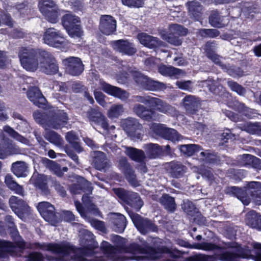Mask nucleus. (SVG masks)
<instances>
[{
	"label": "nucleus",
	"instance_id": "obj_4",
	"mask_svg": "<svg viewBox=\"0 0 261 261\" xmlns=\"http://www.w3.org/2000/svg\"><path fill=\"white\" fill-rule=\"evenodd\" d=\"M44 42L49 46L63 50L68 46V42L62 33L54 28L47 29L43 35Z\"/></svg>",
	"mask_w": 261,
	"mask_h": 261
},
{
	"label": "nucleus",
	"instance_id": "obj_7",
	"mask_svg": "<svg viewBox=\"0 0 261 261\" xmlns=\"http://www.w3.org/2000/svg\"><path fill=\"white\" fill-rule=\"evenodd\" d=\"M122 126L124 131L134 140L142 138V126L138 121L133 118H128L122 121Z\"/></svg>",
	"mask_w": 261,
	"mask_h": 261
},
{
	"label": "nucleus",
	"instance_id": "obj_23",
	"mask_svg": "<svg viewBox=\"0 0 261 261\" xmlns=\"http://www.w3.org/2000/svg\"><path fill=\"white\" fill-rule=\"evenodd\" d=\"M91 155L93 158V165L96 169L101 171L109 166L108 160L103 152L94 151L92 153Z\"/></svg>",
	"mask_w": 261,
	"mask_h": 261
},
{
	"label": "nucleus",
	"instance_id": "obj_57",
	"mask_svg": "<svg viewBox=\"0 0 261 261\" xmlns=\"http://www.w3.org/2000/svg\"><path fill=\"white\" fill-rule=\"evenodd\" d=\"M196 99L194 96L188 95L186 96L183 99V104L185 109L187 111H191L194 109Z\"/></svg>",
	"mask_w": 261,
	"mask_h": 261
},
{
	"label": "nucleus",
	"instance_id": "obj_61",
	"mask_svg": "<svg viewBox=\"0 0 261 261\" xmlns=\"http://www.w3.org/2000/svg\"><path fill=\"white\" fill-rule=\"evenodd\" d=\"M118 166L125 175L133 170L125 158H122L119 160Z\"/></svg>",
	"mask_w": 261,
	"mask_h": 261
},
{
	"label": "nucleus",
	"instance_id": "obj_27",
	"mask_svg": "<svg viewBox=\"0 0 261 261\" xmlns=\"http://www.w3.org/2000/svg\"><path fill=\"white\" fill-rule=\"evenodd\" d=\"M112 219L114 224V229L118 232H122L126 226V220L125 216L120 213L112 214Z\"/></svg>",
	"mask_w": 261,
	"mask_h": 261
},
{
	"label": "nucleus",
	"instance_id": "obj_53",
	"mask_svg": "<svg viewBox=\"0 0 261 261\" xmlns=\"http://www.w3.org/2000/svg\"><path fill=\"white\" fill-rule=\"evenodd\" d=\"M172 33L178 36H184L187 35L188 30L181 25L173 24L171 25Z\"/></svg>",
	"mask_w": 261,
	"mask_h": 261
},
{
	"label": "nucleus",
	"instance_id": "obj_17",
	"mask_svg": "<svg viewBox=\"0 0 261 261\" xmlns=\"http://www.w3.org/2000/svg\"><path fill=\"white\" fill-rule=\"evenodd\" d=\"M18 57L21 65H38V50H29L23 48L19 53Z\"/></svg>",
	"mask_w": 261,
	"mask_h": 261
},
{
	"label": "nucleus",
	"instance_id": "obj_32",
	"mask_svg": "<svg viewBox=\"0 0 261 261\" xmlns=\"http://www.w3.org/2000/svg\"><path fill=\"white\" fill-rule=\"evenodd\" d=\"M224 17L220 15L217 11L213 12L209 17L210 24L215 28H221L225 27Z\"/></svg>",
	"mask_w": 261,
	"mask_h": 261
},
{
	"label": "nucleus",
	"instance_id": "obj_40",
	"mask_svg": "<svg viewBox=\"0 0 261 261\" xmlns=\"http://www.w3.org/2000/svg\"><path fill=\"white\" fill-rule=\"evenodd\" d=\"M166 126L164 124L153 123L150 124V134L153 137L160 136L163 137Z\"/></svg>",
	"mask_w": 261,
	"mask_h": 261
},
{
	"label": "nucleus",
	"instance_id": "obj_34",
	"mask_svg": "<svg viewBox=\"0 0 261 261\" xmlns=\"http://www.w3.org/2000/svg\"><path fill=\"white\" fill-rule=\"evenodd\" d=\"M41 162L44 165L58 176H61L62 175L61 167L55 162L50 160L48 159L43 158L41 159Z\"/></svg>",
	"mask_w": 261,
	"mask_h": 261
},
{
	"label": "nucleus",
	"instance_id": "obj_24",
	"mask_svg": "<svg viewBox=\"0 0 261 261\" xmlns=\"http://www.w3.org/2000/svg\"><path fill=\"white\" fill-rule=\"evenodd\" d=\"M42 65H57L53 55L45 50L38 49L37 64Z\"/></svg>",
	"mask_w": 261,
	"mask_h": 261
},
{
	"label": "nucleus",
	"instance_id": "obj_1",
	"mask_svg": "<svg viewBox=\"0 0 261 261\" xmlns=\"http://www.w3.org/2000/svg\"><path fill=\"white\" fill-rule=\"evenodd\" d=\"M5 222L10 230L12 237L17 246L10 242L0 240V258L5 259L9 255H16V251L19 249L24 248L32 249H39L49 251L55 254L61 255L63 261L72 259L73 261H106L110 259L112 261V246L107 242L103 241L101 244V249L103 253L102 256H95L91 259L93 254V247H84L74 248L70 243L63 242L60 243H25L20 236L15 225L13 218L10 215L6 216Z\"/></svg>",
	"mask_w": 261,
	"mask_h": 261
},
{
	"label": "nucleus",
	"instance_id": "obj_51",
	"mask_svg": "<svg viewBox=\"0 0 261 261\" xmlns=\"http://www.w3.org/2000/svg\"><path fill=\"white\" fill-rule=\"evenodd\" d=\"M131 75L138 84L144 87L149 77L137 71L131 72Z\"/></svg>",
	"mask_w": 261,
	"mask_h": 261
},
{
	"label": "nucleus",
	"instance_id": "obj_3",
	"mask_svg": "<svg viewBox=\"0 0 261 261\" xmlns=\"http://www.w3.org/2000/svg\"><path fill=\"white\" fill-rule=\"evenodd\" d=\"M80 17L72 14H66L61 18V23L68 35L72 38L81 39L84 31Z\"/></svg>",
	"mask_w": 261,
	"mask_h": 261
},
{
	"label": "nucleus",
	"instance_id": "obj_56",
	"mask_svg": "<svg viewBox=\"0 0 261 261\" xmlns=\"http://www.w3.org/2000/svg\"><path fill=\"white\" fill-rule=\"evenodd\" d=\"M199 34L204 37L215 38L220 35V32L214 29H203L199 31Z\"/></svg>",
	"mask_w": 261,
	"mask_h": 261
},
{
	"label": "nucleus",
	"instance_id": "obj_63",
	"mask_svg": "<svg viewBox=\"0 0 261 261\" xmlns=\"http://www.w3.org/2000/svg\"><path fill=\"white\" fill-rule=\"evenodd\" d=\"M154 98V97L149 95L136 96L135 97V100L136 101L143 103L145 105H148L151 107L153 103Z\"/></svg>",
	"mask_w": 261,
	"mask_h": 261
},
{
	"label": "nucleus",
	"instance_id": "obj_39",
	"mask_svg": "<svg viewBox=\"0 0 261 261\" xmlns=\"http://www.w3.org/2000/svg\"><path fill=\"white\" fill-rule=\"evenodd\" d=\"M49 177L44 174H39L35 180V186L41 191L45 192L47 190V183Z\"/></svg>",
	"mask_w": 261,
	"mask_h": 261
},
{
	"label": "nucleus",
	"instance_id": "obj_10",
	"mask_svg": "<svg viewBox=\"0 0 261 261\" xmlns=\"http://www.w3.org/2000/svg\"><path fill=\"white\" fill-rule=\"evenodd\" d=\"M129 215L134 225L142 234L157 230L156 226L148 219H144L138 214L133 213H129Z\"/></svg>",
	"mask_w": 261,
	"mask_h": 261
},
{
	"label": "nucleus",
	"instance_id": "obj_44",
	"mask_svg": "<svg viewBox=\"0 0 261 261\" xmlns=\"http://www.w3.org/2000/svg\"><path fill=\"white\" fill-rule=\"evenodd\" d=\"M124 112L122 105H113L108 112V116L110 118H117L121 115Z\"/></svg>",
	"mask_w": 261,
	"mask_h": 261
},
{
	"label": "nucleus",
	"instance_id": "obj_26",
	"mask_svg": "<svg viewBox=\"0 0 261 261\" xmlns=\"http://www.w3.org/2000/svg\"><path fill=\"white\" fill-rule=\"evenodd\" d=\"M159 72L163 75L178 79L184 74V72L173 66H159Z\"/></svg>",
	"mask_w": 261,
	"mask_h": 261
},
{
	"label": "nucleus",
	"instance_id": "obj_43",
	"mask_svg": "<svg viewBox=\"0 0 261 261\" xmlns=\"http://www.w3.org/2000/svg\"><path fill=\"white\" fill-rule=\"evenodd\" d=\"M227 84L231 91L236 92L239 95L244 96L246 93V89L236 82L229 80Z\"/></svg>",
	"mask_w": 261,
	"mask_h": 261
},
{
	"label": "nucleus",
	"instance_id": "obj_13",
	"mask_svg": "<svg viewBox=\"0 0 261 261\" xmlns=\"http://www.w3.org/2000/svg\"><path fill=\"white\" fill-rule=\"evenodd\" d=\"M137 39L139 43L149 49H156L165 46V43L159 38L148 35L146 33H139L137 35Z\"/></svg>",
	"mask_w": 261,
	"mask_h": 261
},
{
	"label": "nucleus",
	"instance_id": "obj_8",
	"mask_svg": "<svg viewBox=\"0 0 261 261\" xmlns=\"http://www.w3.org/2000/svg\"><path fill=\"white\" fill-rule=\"evenodd\" d=\"M37 207L43 219L51 225L56 226L59 222L60 219L55 214L54 206L49 202H39Z\"/></svg>",
	"mask_w": 261,
	"mask_h": 261
},
{
	"label": "nucleus",
	"instance_id": "obj_2",
	"mask_svg": "<svg viewBox=\"0 0 261 261\" xmlns=\"http://www.w3.org/2000/svg\"><path fill=\"white\" fill-rule=\"evenodd\" d=\"M227 193L237 197L246 205L252 200L257 204H261V182H249L244 188L230 187L227 188Z\"/></svg>",
	"mask_w": 261,
	"mask_h": 261
},
{
	"label": "nucleus",
	"instance_id": "obj_64",
	"mask_svg": "<svg viewBox=\"0 0 261 261\" xmlns=\"http://www.w3.org/2000/svg\"><path fill=\"white\" fill-rule=\"evenodd\" d=\"M84 70V66H67L66 72L69 74L76 76L80 74Z\"/></svg>",
	"mask_w": 261,
	"mask_h": 261
},
{
	"label": "nucleus",
	"instance_id": "obj_49",
	"mask_svg": "<svg viewBox=\"0 0 261 261\" xmlns=\"http://www.w3.org/2000/svg\"><path fill=\"white\" fill-rule=\"evenodd\" d=\"M197 86L203 88V91L206 92H213L215 89V85L214 82L210 80L198 81Z\"/></svg>",
	"mask_w": 261,
	"mask_h": 261
},
{
	"label": "nucleus",
	"instance_id": "obj_22",
	"mask_svg": "<svg viewBox=\"0 0 261 261\" xmlns=\"http://www.w3.org/2000/svg\"><path fill=\"white\" fill-rule=\"evenodd\" d=\"M89 120L100 125L104 132L108 129V124L105 117L96 109H91L88 113Z\"/></svg>",
	"mask_w": 261,
	"mask_h": 261
},
{
	"label": "nucleus",
	"instance_id": "obj_28",
	"mask_svg": "<svg viewBox=\"0 0 261 261\" xmlns=\"http://www.w3.org/2000/svg\"><path fill=\"white\" fill-rule=\"evenodd\" d=\"M11 170L18 177H25L28 173L27 164L22 161H17L12 165Z\"/></svg>",
	"mask_w": 261,
	"mask_h": 261
},
{
	"label": "nucleus",
	"instance_id": "obj_55",
	"mask_svg": "<svg viewBox=\"0 0 261 261\" xmlns=\"http://www.w3.org/2000/svg\"><path fill=\"white\" fill-rule=\"evenodd\" d=\"M123 5L130 8H139L143 7L144 0H121Z\"/></svg>",
	"mask_w": 261,
	"mask_h": 261
},
{
	"label": "nucleus",
	"instance_id": "obj_25",
	"mask_svg": "<svg viewBox=\"0 0 261 261\" xmlns=\"http://www.w3.org/2000/svg\"><path fill=\"white\" fill-rule=\"evenodd\" d=\"M125 154L132 160L139 163L144 161L146 159L145 152L141 150L132 147L123 146Z\"/></svg>",
	"mask_w": 261,
	"mask_h": 261
},
{
	"label": "nucleus",
	"instance_id": "obj_42",
	"mask_svg": "<svg viewBox=\"0 0 261 261\" xmlns=\"http://www.w3.org/2000/svg\"><path fill=\"white\" fill-rule=\"evenodd\" d=\"M144 88L151 91H156L166 88L165 85L161 82L152 80L148 78L144 87Z\"/></svg>",
	"mask_w": 261,
	"mask_h": 261
},
{
	"label": "nucleus",
	"instance_id": "obj_35",
	"mask_svg": "<svg viewBox=\"0 0 261 261\" xmlns=\"http://www.w3.org/2000/svg\"><path fill=\"white\" fill-rule=\"evenodd\" d=\"M163 138L172 141V142H178L184 139V137L180 135L173 128L166 127Z\"/></svg>",
	"mask_w": 261,
	"mask_h": 261
},
{
	"label": "nucleus",
	"instance_id": "obj_38",
	"mask_svg": "<svg viewBox=\"0 0 261 261\" xmlns=\"http://www.w3.org/2000/svg\"><path fill=\"white\" fill-rule=\"evenodd\" d=\"M66 139L77 152L82 151V148L79 142V138L74 132H68L66 135Z\"/></svg>",
	"mask_w": 261,
	"mask_h": 261
},
{
	"label": "nucleus",
	"instance_id": "obj_21",
	"mask_svg": "<svg viewBox=\"0 0 261 261\" xmlns=\"http://www.w3.org/2000/svg\"><path fill=\"white\" fill-rule=\"evenodd\" d=\"M167 171L171 176L174 178L182 177L186 172L187 168L178 162H172L168 164Z\"/></svg>",
	"mask_w": 261,
	"mask_h": 261
},
{
	"label": "nucleus",
	"instance_id": "obj_19",
	"mask_svg": "<svg viewBox=\"0 0 261 261\" xmlns=\"http://www.w3.org/2000/svg\"><path fill=\"white\" fill-rule=\"evenodd\" d=\"M143 148L145 150L146 158L155 159L164 155L163 147L158 144H146Z\"/></svg>",
	"mask_w": 261,
	"mask_h": 261
},
{
	"label": "nucleus",
	"instance_id": "obj_33",
	"mask_svg": "<svg viewBox=\"0 0 261 261\" xmlns=\"http://www.w3.org/2000/svg\"><path fill=\"white\" fill-rule=\"evenodd\" d=\"M44 137L46 140L55 145L61 147L64 141L61 137L54 131H46Z\"/></svg>",
	"mask_w": 261,
	"mask_h": 261
},
{
	"label": "nucleus",
	"instance_id": "obj_14",
	"mask_svg": "<svg viewBox=\"0 0 261 261\" xmlns=\"http://www.w3.org/2000/svg\"><path fill=\"white\" fill-rule=\"evenodd\" d=\"M98 82L100 88L109 95L118 98L122 100L127 99L129 96L128 93L126 91L118 87L113 86L105 82L103 80L99 79Z\"/></svg>",
	"mask_w": 261,
	"mask_h": 261
},
{
	"label": "nucleus",
	"instance_id": "obj_37",
	"mask_svg": "<svg viewBox=\"0 0 261 261\" xmlns=\"http://www.w3.org/2000/svg\"><path fill=\"white\" fill-rule=\"evenodd\" d=\"M260 217L255 211H250L246 215V223L251 227L256 229Z\"/></svg>",
	"mask_w": 261,
	"mask_h": 261
},
{
	"label": "nucleus",
	"instance_id": "obj_48",
	"mask_svg": "<svg viewBox=\"0 0 261 261\" xmlns=\"http://www.w3.org/2000/svg\"><path fill=\"white\" fill-rule=\"evenodd\" d=\"M233 109L243 115L249 117L250 109L246 107L244 103L239 101H236L233 103Z\"/></svg>",
	"mask_w": 261,
	"mask_h": 261
},
{
	"label": "nucleus",
	"instance_id": "obj_12",
	"mask_svg": "<svg viewBox=\"0 0 261 261\" xmlns=\"http://www.w3.org/2000/svg\"><path fill=\"white\" fill-rule=\"evenodd\" d=\"M117 21L111 15H103L100 18L99 29L101 33L109 36L114 34L116 31Z\"/></svg>",
	"mask_w": 261,
	"mask_h": 261
},
{
	"label": "nucleus",
	"instance_id": "obj_50",
	"mask_svg": "<svg viewBox=\"0 0 261 261\" xmlns=\"http://www.w3.org/2000/svg\"><path fill=\"white\" fill-rule=\"evenodd\" d=\"M178 148L182 154L190 156L195 153L196 145L195 144L181 145L178 146Z\"/></svg>",
	"mask_w": 261,
	"mask_h": 261
},
{
	"label": "nucleus",
	"instance_id": "obj_47",
	"mask_svg": "<svg viewBox=\"0 0 261 261\" xmlns=\"http://www.w3.org/2000/svg\"><path fill=\"white\" fill-rule=\"evenodd\" d=\"M33 116L36 121L42 125L46 129V125L47 122V117L48 114H42L39 111H35L33 114Z\"/></svg>",
	"mask_w": 261,
	"mask_h": 261
},
{
	"label": "nucleus",
	"instance_id": "obj_54",
	"mask_svg": "<svg viewBox=\"0 0 261 261\" xmlns=\"http://www.w3.org/2000/svg\"><path fill=\"white\" fill-rule=\"evenodd\" d=\"M222 257L225 261H240L244 257L243 254L229 251L223 253Z\"/></svg>",
	"mask_w": 261,
	"mask_h": 261
},
{
	"label": "nucleus",
	"instance_id": "obj_11",
	"mask_svg": "<svg viewBox=\"0 0 261 261\" xmlns=\"http://www.w3.org/2000/svg\"><path fill=\"white\" fill-rule=\"evenodd\" d=\"M47 119L46 129L47 128L57 129L64 127L67 124L68 117L63 111L58 110L54 114L49 113Z\"/></svg>",
	"mask_w": 261,
	"mask_h": 261
},
{
	"label": "nucleus",
	"instance_id": "obj_58",
	"mask_svg": "<svg viewBox=\"0 0 261 261\" xmlns=\"http://www.w3.org/2000/svg\"><path fill=\"white\" fill-rule=\"evenodd\" d=\"M63 65H84L81 58L76 57H69L62 60Z\"/></svg>",
	"mask_w": 261,
	"mask_h": 261
},
{
	"label": "nucleus",
	"instance_id": "obj_20",
	"mask_svg": "<svg viewBox=\"0 0 261 261\" xmlns=\"http://www.w3.org/2000/svg\"><path fill=\"white\" fill-rule=\"evenodd\" d=\"M28 98L34 105L39 108H43L46 99L38 88L33 87L29 89L27 92Z\"/></svg>",
	"mask_w": 261,
	"mask_h": 261
},
{
	"label": "nucleus",
	"instance_id": "obj_31",
	"mask_svg": "<svg viewBox=\"0 0 261 261\" xmlns=\"http://www.w3.org/2000/svg\"><path fill=\"white\" fill-rule=\"evenodd\" d=\"M5 182L8 188L11 190L13 191L16 194L23 195V189L22 187L15 181L12 175L7 174L5 176Z\"/></svg>",
	"mask_w": 261,
	"mask_h": 261
},
{
	"label": "nucleus",
	"instance_id": "obj_16",
	"mask_svg": "<svg viewBox=\"0 0 261 261\" xmlns=\"http://www.w3.org/2000/svg\"><path fill=\"white\" fill-rule=\"evenodd\" d=\"M133 111L139 117L145 121L157 120L159 118V115L154 110L148 109L140 104L135 105Z\"/></svg>",
	"mask_w": 261,
	"mask_h": 261
},
{
	"label": "nucleus",
	"instance_id": "obj_18",
	"mask_svg": "<svg viewBox=\"0 0 261 261\" xmlns=\"http://www.w3.org/2000/svg\"><path fill=\"white\" fill-rule=\"evenodd\" d=\"M151 107L155 108L161 113L172 116H175L178 113L174 107L158 98L154 97Z\"/></svg>",
	"mask_w": 261,
	"mask_h": 261
},
{
	"label": "nucleus",
	"instance_id": "obj_60",
	"mask_svg": "<svg viewBox=\"0 0 261 261\" xmlns=\"http://www.w3.org/2000/svg\"><path fill=\"white\" fill-rule=\"evenodd\" d=\"M218 246L212 243L206 242L197 243V249H202L206 251H213L218 249Z\"/></svg>",
	"mask_w": 261,
	"mask_h": 261
},
{
	"label": "nucleus",
	"instance_id": "obj_41",
	"mask_svg": "<svg viewBox=\"0 0 261 261\" xmlns=\"http://www.w3.org/2000/svg\"><path fill=\"white\" fill-rule=\"evenodd\" d=\"M4 130L5 132L8 134L11 137H13L16 140L21 142L23 144H29V141L28 139L20 135L9 126H5L4 127Z\"/></svg>",
	"mask_w": 261,
	"mask_h": 261
},
{
	"label": "nucleus",
	"instance_id": "obj_6",
	"mask_svg": "<svg viewBox=\"0 0 261 261\" xmlns=\"http://www.w3.org/2000/svg\"><path fill=\"white\" fill-rule=\"evenodd\" d=\"M115 194L123 202L137 210H139L143 205V202L138 193L126 191L121 188L114 189Z\"/></svg>",
	"mask_w": 261,
	"mask_h": 261
},
{
	"label": "nucleus",
	"instance_id": "obj_5",
	"mask_svg": "<svg viewBox=\"0 0 261 261\" xmlns=\"http://www.w3.org/2000/svg\"><path fill=\"white\" fill-rule=\"evenodd\" d=\"M38 7L40 12L49 22L55 23L58 21L59 9L55 1L53 0H40Z\"/></svg>",
	"mask_w": 261,
	"mask_h": 261
},
{
	"label": "nucleus",
	"instance_id": "obj_29",
	"mask_svg": "<svg viewBox=\"0 0 261 261\" xmlns=\"http://www.w3.org/2000/svg\"><path fill=\"white\" fill-rule=\"evenodd\" d=\"M19 149L11 143L0 144V159H5L8 156L19 153Z\"/></svg>",
	"mask_w": 261,
	"mask_h": 261
},
{
	"label": "nucleus",
	"instance_id": "obj_62",
	"mask_svg": "<svg viewBox=\"0 0 261 261\" xmlns=\"http://www.w3.org/2000/svg\"><path fill=\"white\" fill-rule=\"evenodd\" d=\"M248 132L252 134L261 135V123L255 122L247 125Z\"/></svg>",
	"mask_w": 261,
	"mask_h": 261
},
{
	"label": "nucleus",
	"instance_id": "obj_15",
	"mask_svg": "<svg viewBox=\"0 0 261 261\" xmlns=\"http://www.w3.org/2000/svg\"><path fill=\"white\" fill-rule=\"evenodd\" d=\"M113 48L122 54L133 56L137 52L135 44L127 39L115 40L112 43Z\"/></svg>",
	"mask_w": 261,
	"mask_h": 261
},
{
	"label": "nucleus",
	"instance_id": "obj_9",
	"mask_svg": "<svg viewBox=\"0 0 261 261\" xmlns=\"http://www.w3.org/2000/svg\"><path fill=\"white\" fill-rule=\"evenodd\" d=\"M9 203L12 211L19 218L25 221L26 218L31 213V209L29 205L24 201L15 196L10 197Z\"/></svg>",
	"mask_w": 261,
	"mask_h": 261
},
{
	"label": "nucleus",
	"instance_id": "obj_45",
	"mask_svg": "<svg viewBox=\"0 0 261 261\" xmlns=\"http://www.w3.org/2000/svg\"><path fill=\"white\" fill-rule=\"evenodd\" d=\"M227 70L228 73L233 77H241L248 74L240 66H223Z\"/></svg>",
	"mask_w": 261,
	"mask_h": 261
},
{
	"label": "nucleus",
	"instance_id": "obj_59",
	"mask_svg": "<svg viewBox=\"0 0 261 261\" xmlns=\"http://www.w3.org/2000/svg\"><path fill=\"white\" fill-rule=\"evenodd\" d=\"M198 173L210 181L214 180V175L212 169L210 168L206 167L205 166L201 167L200 168L198 169Z\"/></svg>",
	"mask_w": 261,
	"mask_h": 261
},
{
	"label": "nucleus",
	"instance_id": "obj_36",
	"mask_svg": "<svg viewBox=\"0 0 261 261\" xmlns=\"http://www.w3.org/2000/svg\"><path fill=\"white\" fill-rule=\"evenodd\" d=\"M160 202L168 211L173 212L175 210L174 199L168 194H164L160 198Z\"/></svg>",
	"mask_w": 261,
	"mask_h": 261
},
{
	"label": "nucleus",
	"instance_id": "obj_46",
	"mask_svg": "<svg viewBox=\"0 0 261 261\" xmlns=\"http://www.w3.org/2000/svg\"><path fill=\"white\" fill-rule=\"evenodd\" d=\"M79 236L81 243L86 244L88 245H90L89 243H91L94 240L93 234L86 229H82L80 231Z\"/></svg>",
	"mask_w": 261,
	"mask_h": 261
},
{
	"label": "nucleus",
	"instance_id": "obj_30",
	"mask_svg": "<svg viewBox=\"0 0 261 261\" xmlns=\"http://www.w3.org/2000/svg\"><path fill=\"white\" fill-rule=\"evenodd\" d=\"M200 155L203 158L202 160L210 164L219 165L221 163V158L215 152L206 150L200 152Z\"/></svg>",
	"mask_w": 261,
	"mask_h": 261
},
{
	"label": "nucleus",
	"instance_id": "obj_52",
	"mask_svg": "<svg viewBox=\"0 0 261 261\" xmlns=\"http://www.w3.org/2000/svg\"><path fill=\"white\" fill-rule=\"evenodd\" d=\"M182 208L184 212L188 215L194 217L196 213L195 206L194 204L189 200L184 201L182 205Z\"/></svg>",
	"mask_w": 261,
	"mask_h": 261
}]
</instances>
